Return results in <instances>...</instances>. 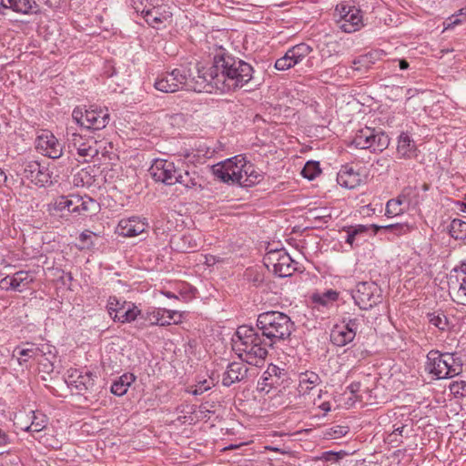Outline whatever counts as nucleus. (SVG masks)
I'll use <instances>...</instances> for the list:
<instances>
[{
  "label": "nucleus",
  "mask_w": 466,
  "mask_h": 466,
  "mask_svg": "<svg viewBox=\"0 0 466 466\" xmlns=\"http://www.w3.org/2000/svg\"><path fill=\"white\" fill-rule=\"evenodd\" d=\"M416 146L408 133L402 132L398 138L397 154L402 158H410L415 156Z\"/></svg>",
  "instance_id": "bb28decb"
},
{
  "label": "nucleus",
  "mask_w": 466,
  "mask_h": 466,
  "mask_svg": "<svg viewBox=\"0 0 466 466\" xmlns=\"http://www.w3.org/2000/svg\"><path fill=\"white\" fill-rule=\"evenodd\" d=\"M367 231L368 228L363 225H358L355 227L348 228L346 243L350 244V246H353V243L356 240L357 237Z\"/></svg>",
  "instance_id": "79ce46f5"
},
{
  "label": "nucleus",
  "mask_w": 466,
  "mask_h": 466,
  "mask_svg": "<svg viewBox=\"0 0 466 466\" xmlns=\"http://www.w3.org/2000/svg\"><path fill=\"white\" fill-rule=\"evenodd\" d=\"M106 309L115 322L130 323L141 315V310L132 302L109 297Z\"/></svg>",
  "instance_id": "9d476101"
},
{
  "label": "nucleus",
  "mask_w": 466,
  "mask_h": 466,
  "mask_svg": "<svg viewBox=\"0 0 466 466\" xmlns=\"http://www.w3.org/2000/svg\"><path fill=\"white\" fill-rule=\"evenodd\" d=\"M148 228V223L145 218L139 217H131L127 218H122L117 225L116 230L119 235L124 237H135L137 236Z\"/></svg>",
  "instance_id": "f3484780"
},
{
  "label": "nucleus",
  "mask_w": 466,
  "mask_h": 466,
  "mask_svg": "<svg viewBox=\"0 0 466 466\" xmlns=\"http://www.w3.org/2000/svg\"><path fill=\"white\" fill-rule=\"evenodd\" d=\"M26 345L30 346L29 348L22 349L18 350V355L27 358H36L39 356L38 345H35L33 343L27 342Z\"/></svg>",
  "instance_id": "603ef678"
},
{
  "label": "nucleus",
  "mask_w": 466,
  "mask_h": 466,
  "mask_svg": "<svg viewBox=\"0 0 466 466\" xmlns=\"http://www.w3.org/2000/svg\"><path fill=\"white\" fill-rule=\"evenodd\" d=\"M12 280V277L11 276H7L4 279H1L0 281V287L3 289H12V286H11V281Z\"/></svg>",
  "instance_id": "338daca9"
},
{
  "label": "nucleus",
  "mask_w": 466,
  "mask_h": 466,
  "mask_svg": "<svg viewBox=\"0 0 466 466\" xmlns=\"http://www.w3.org/2000/svg\"><path fill=\"white\" fill-rule=\"evenodd\" d=\"M459 292L462 293L466 297V276L462 279L460 284Z\"/></svg>",
  "instance_id": "774afa93"
},
{
  "label": "nucleus",
  "mask_w": 466,
  "mask_h": 466,
  "mask_svg": "<svg viewBox=\"0 0 466 466\" xmlns=\"http://www.w3.org/2000/svg\"><path fill=\"white\" fill-rule=\"evenodd\" d=\"M135 376L132 373H126L119 377L111 386V392L116 396H123L127 393L128 387L135 381Z\"/></svg>",
  "instance_id": "473e14b6"
},
{
  "label": "nucleus",
  "mask_w": 466,
  "mask_h": 466,
  "mask_svg": "<svg viewBox=\"0 0 466 466\" xmlns=\"http://www.w3.org/2000/svg\"><path fill=\"white\" fill-rule=\"evenodd\" d=\"M139 3L144 5L143 8L150 10L164 5V0H139Z\"/></svg>",
  "instance_id": "bf43d9fd"
},
{
  "label": "nucleus",
  "mask_w": 466,
  "mask_h": 466,
  "mask_svg": "<svg viewBox=\"0 0 466 466\" xmlns=\"http://www.w3.org/2000/svg\"><path fill=\"white\" fill-rule=\"evenodd\" d=\"M461 21L457 17V16H451L449 17L448 19H446V21L443 23L444 25V29H451L452 27H454L456 25H459L461 24Z\"/></svg>",
  "instance_id": "680f3d73"
},
{
  "label": "nucleus",
  "mask_w": 466,
  "mask_h": 466,
  "mask_svg": "<svg viewBox=\"0 0 466 466\" xmlns=\"http://www.w3.org/2000/svg\"><path fill=\"white\" fill-rule=\"evenodd\" d=\"M278 385H279V378H273L272 376H268L267 371H264L258 381L259 390L266 391L267 393L270 389L276 388Z\"/></svg>",
  "instance_id": "ea45409f"
},
{
  "label": "nucleus",
  "mask_w": 466,
  "mask_h": 466,
  "mask_svg": "<svg viewBox=\"0 0 466 466\" xmlns=\"http://www.w3.org/2000/svg\"><path fill=\"white\" fill-rule=\"evenodd\" d=\"M265 265L280 278L292 275L295 270L294 261L291 257L283 249L270 250L264 258Z\"/></svg>",
  "instance_id": "f8f14e48"
},
{
  "label": "nucleus",
  "mask_w": 466,
  "mask_h": 466,
  "mask_svg": "<svg viewBox=\"0 0 466 466\" xmlns=\"http://www.w3.org/2000/svg\"><path fill=\"white\" fill-rule=\"evenodd\" d=\"M429 322L441 330H445L448 327V319L443 313H429Z\"/></svg>",
  "instance_id": "a19ab883"
},
{
  "label": "nucleus",
  "mask_w": 466,
  "mask_h": 466,
  "mask_svg": "<svg viewBox=\"0 0 466 466\" xmlns=\"http://www.w3.org/2000/svg\"><path fill=\"white\" fill-rule=\"evenodd\" d=\"M351 145L360 149L382 152L389 147L390 137L384 131L366 127L355 134Z\"/></svg>",
  "instance_id": "0eeeda50"
},
{
  "label": "nucleus",
  "mask_w": 466,
  "mask_h": 466,
  "mask_svg": "<svg viewBox=\"0 0 466 466\" xmlns=\"http://www.w3.org/2000/svg\"><path fill=\"white\" fill-rule=\"evenodd\" d=\"M221 261H222V258H220L219 257L210 255V254L205 256V263L208 266H212V265H215L216 263H218Z\"/></svg>",
  "instance_id": "0e129e2a"
},
{
  "label": "nucleus",
  "mask_w": 466,
  "mask_h": 466,
  "mask_svg": "<svg viewBox=\"0 0 466 466\" xmlns=\"http://www.w3.org/2000/svg\"><path fill=\"white\" fill-rule=\"evenodd\" d=\"M361 320H363V316L360 318L344 317L342 322L345 325L343 327L348 330L354 331L356 334Z\"/></svg>",
  "instance_id": "3c124183"
},
{
  "label": "nucleus",
  "mask_w": 466,
  "mask_h": 466,
  "mask_svg": "<svg viewBox=\"0 0 466 466\" xmlns=\"http://www.w3.org/2000/svg\"><path fill=\"white\" fill-rule=\"evenodd\" d=\"M360 10L356 8H350L346 11L343 7L341 11L340 29L346 33H352L357 31L362 23V17Z\"/></svg>",
  "instance_id": "412c9836"
},
{
  "label": "nucleus",
  "mask_w": 466,
  "mask_h": 466,
  "mask_svg": "<svg viewBox=\"0 0 466 466\" xmlns=\"http://www.w3.org/2000/svg\"><path fill=\"white\" fill-rule=\"evenodd\" d=\"M322 383V380L318 373L306 370L299 375L298 390L300 395H307L311 392L317 386Z\"/></svg>",
  "instance_id": "5701e85b"
},
{
  "label": "nucleus",
  "mask_w": 466,
  "mask_h": 466,
  "mask_svg": "<svg viewBox=\"0 0 466 466\" xmlns=\"http://www.w3.org/2000/svg\"><path fill=\"white\" fill-rule=\"evenodd\" d=\"M12 277V290L21 292L24 289H25L30 283L33 282L34 278L30 274L29 271L20 270L15 272Z\"/></svg>",
  "instance_id": "2f4dec72"
},
{
  "label": "nucleus",
  "mask_w": 466,
  "mask_h": 466,
  "mask_svg": "<svg viewBox=\"0 0 466 466\" xmlns=\"http://www.w3.org/2000/svg\"><path fill=\"white\" fill-rule=\"evenodd\" d=\"M75 387L79 390H88L92 388L94 385L93 375L90 372H86V374L79 373L76 375V379L74 380Z\"/></svg>",
  "instance_id": "4c0bfd02"
},
{
  "label": "nucleus",
  "mask_w": 466,
  "mask_h": 466,
  "mask_svg": "<svg viewBox=\"0 0 466 466\" xmlns=\"http://www.w3.org/2000/svg\"><path fill=\"white\" fill-rule=\"evenodd\" d=\"M361 384L359 381H353L348 386V390L353 395H356L360 390Z\"/></svg>",
  "instance_id": "69168bd1"
},
{
  "label": "nucleus",
  "mask_w": 466,
  "mask_h": 466,
  "mask_svg": "<svg viewBox=\"0 0 466 466\" xmlns=\"http://www.w3.org/2000/svg\"><path fill=\"white\" fill-rule=\"evenodd\" d=\"M235 184L243 187H252L263 178V175L255 168L253 164L247 162L244 157H238Z\"/></svg>",
  "instance_id": "4468645a"
},
{
  "label": "nucleus",
  "mask_w": 466,
  "mask_h": 466,
  "mask_svg": "<svg viewBox=\"0 0 466 466\" xmlns=\"http://www.w3.org/2000/svg\"><path fill=\"white\" fill-rule=\"evenodd\" d=\"M253 67L247 62L230 55L226 49L219 47L213 58V66L202 75L198 71V77L202 84L207 82L222 90H235L248 84L253 78Z\"/></svg>",
  "instance_id": "f257e3e1"
},
{
  "label": "nucleus",
  "mask_w": 466,
  "mask_h": 466,
  "mask_svg": "<svg viewBox=\"0 0 466 466\" xmlns=\"http://www.w3.org/2000/svg\"><path fill=\"white\" fill-rule=\"evenodd\" d=\"M257 328L272 347L278 341L290 337L294 330V322L283 312L269 310L258 316Z\"/></svg>",
  "instance_id": "7ed1b4c3"
},
{
  "label": "nucleus",
  "mask_w": 466,
  "mask_h": 466,
  "mask_svg": "<svg viewBox=\"0 0 466 466\" xmlns=\"http://www.w3.org/2000/svg\"><path fill=\"white\" fill-rule=\"evenodd\" d=\"M32 421L29 426H26L25 428V431H30V432H39L42 430H44L47 425V418L43 413H35V411H32Z\"/></svg>",
  "instance_id": "c9c22d12"
},
{
  "label": "nucleus",
  "mask_w": 466,
  "mask_h": 466,
  "mask_svg": "<svg viewBox=\"0 0 466 466\" xmlns=\"http://www.w3.org/2000/svg\"><path fill=\"white\" fill-rule=\"evenodd\" d=\"M20 174L38 187L52 185V172L48 167L36 160H25L20 165Z\"/></svg>",
  "instance_id": "9b49d317"
},
{
  "label": "nucleus",
  "mask_w": 466,
  "mask_h": 466,
  "mask_svg": "<svg viewBox=\"0 0 466 466\" xmlns=\"http://www.w3.org/2000/svg\"><path fill=\"white\" fill-rule=\"evenodd\" d=\"M149 173L157 182L172 186L177 184L178 168L172 161L156 159L149 168Z\"/></svg>",
  "instance_id": "ddd939ff"
},
{
  "label": "nucleus",
  "mask_w": 466,
  "mask_h": 466,
  "mask_svg": "<svg viewBox=\"0 0 466 466\" xmlns=\"http://www.w3.org/2000/svg\"><path fill=\"white\" fill-rule=\"evenodd\" d=\"M177 313L176 311L167 310L166 314L161 315V319L158 322L159 326H168L171 324V321L173 320L175 323H177V320L174 319V317Z\"/></svg>",
  "instance_id": "6e6d98bb"
},
{
  "label": "nucleus",
  "mask_w": 466,
  "mask_h": 466,
  "mask_svg": "<svg viewBox=\"0 0 466 466\" xmlns=\"http://www.w3.org/2000/svg\"><path fill=\"white\" fill-rule=\"evenodd\" d=\"M214 386V383L212 380H199L198 384L195 385L194 389L192 390L191 393L193 395H201L205 391L210 390Z\"/></svg>",
  "instance_id": "8fccbe9b"
},
{
  "label": "nucleus",
  "mask_w": 466,
  "mask_h": 466,
  "mask_svg": "<svg viewBox=\"0 0 466 466\" xmlns=\"http://www.w3.org/2000/svg\"><path fill=\"white\" fill-rule=\"evenodd\" d=\"M348 432H349V427L337 425L333 428H330L327 431L326 436H328L330 439H339V438L345 436Z\"/></svg>",
  "instance_id": "09e8293b"
},
{
  "label": "nucleus",
  "mask_w": 466,
  "mask_h": 466,
  "mask_svg": "<svg viewBox=\"0 0 466 466\" xmlns=\"http://www.w3.org/2000/svg\"><path fill=\"white\" fill-rule=\"evenodd\" d=\"M66 137L68 147L76 150L84 162L90 161L100 152L98 141L94 137L73 131V127L66 129Z\"/></svg>",
  "instance_id": "6e6552de"
},
{
  "label": "nucleus",
  "mask_w": 466,
  "mask_h": 466,
  "mask_svg": "<svg viewBox=\"0 0 466 466\" xmlns=\"http://www.w3.org/2000/svg\"><path fill=\"white\" fill-rule=\"evenodd\" d=\"M382 52L380 50H373L365 55L356 57L352 61V68L355 71L369 70L376 61L380 59Z\"/></svg>",
  "instance_id": "a878e982"
},
{
  "label": "nucleus",
  "mask_w": 466,
  "mask_h": 466,
  "mask_svg": "<svg viewBox=\"0 0 466 466\" xmlns=\"http://www.w3.org/2000/svg\"><path fill=\"white\" fill-rule=\"evenodd\" d=\"M233 340V349L242 361L258 366L268 356V341L262 339L253 327L240 326Z\"/></svg>",
  "instance_id": "f03ea898"
},
{
  "label": "nucleus",
  "mask_w": 466,
  "mask_h": 466,
  "mask_svg": "<svg viewBox=\"0 0 466 466\" xmlns=\"http://www.w3.org/2000/svg\"><path fill=\"white\" fill-rule=\"evenodd\" d=\"M376 228H384L387 231H392L397 235H400L405 233L408 230V227L402 224H390L386 226H375Z\"/></svg>",
  "instance_id": "5fc2aeb1"
},
{
  "label": "nucleus",
  "mask_w": 466,
  "mask_h": 466,
  "mask_svg": "<svg viewBox=\"0 0 466 466\" xmlns=\"http://www.w3.org/2000/svg\"><path fill=\"white\" fill-rule=\"evenodd\" d=\"M35 148L43 155L56 159L63 155L62 145L53 133L43 130L35 139Z\"/></svg>",
  "instance_id": "2eb2a0df"
},
{
  "label": "nucleus",
  "mask_w": 466,
  "mask_h": 466,
  "mask_svg": "<svg viewBox=\"0 0 466 466\" xmlns=\"http://www.w3.org/2000/svg\"><path fill=\"white\" fill-rule=\"evenodd\" d=\"M248 372V368L243 362H232L228 365L223 374V386L229 387L235 382L244 380Z\"/></svg>",
  "instance_id": "6ab92c4d"
},
{
  "label": "nucleus",
  "mask_w": 466,
  "mask_h": 466,
  "mask_svg": "<svg viewBox=\"0 0 466 466\" xmlns=\"http://www.w3.org/2000/svg\"><path fill=\"white\" fill-rule=\"evenodd\" d=\"M449 388L451 392L456 397L466 396V381H453L450 384Z\"/></svg>",
  "instance_id": "de8ad7c7"
},
{
  "label": "nucleus",
  "mask_w": 466,
  "mask_h": 466,
  "mask_svg": "<svg viewBox=\"0 0 466 466\" xmlns=\"http://www.w3.org/2000/svg\"><path fill=\"white\" fill-rule=\"evenodd\" d=\"M405 428L406 426L404 425H401V426H398L396 427L392 432H390L388 436V441L390 442H399L400 441V440L398 439V436L400 437H402L403 436V432L405 431Z\"/></svg>",
  "instance_id": "4d7b16f0"
},
{
  "label": "nucleus",
  "mask_w": 466,
  "mask_h": 466,
  "mask_svg": "<svg viewBox=\"0 0 466 466\" xmlns=\"http://www.w3.org/2000/svg\"><path fill=\"white\" fill-rule=\"evenodd\" d=\"M1 8L22 15L40 13L39 5L35 0H1Z\"/></svg>",
  "instance_id": "aec40b11"
},
{
  "label": "nucleus",
  "mask_w": 466,
  "mask_h": 466,
  "mask_svg": "<svg viewBox=\"0 0 466 466\" xmlns=\"http://www.w3.org/2000/svg\"><path fill=\"white\" fill-rule=\"evenodd\" d=\"M157 90L174 93L179 89H192V71L187 66H180L171 72L162 74L154 83Z\"/></svg>",
  "instance_id": "423d86ee"
},
{
  "label": "nucleus",
  "mask_w": 466,
  "mask_h": 466,
  "mask_svg": "<svg viewBox=\"0 0 466 466\" xmlns=\"http://www.w3.org/2000/svg\"><path fill=\"white\" fill-rule=\"evenodd\" d=\"M162 314H166L165 309H154L151 312H147L146 316L142 314L140 316L146 321H148L150 325H158Z\"/></svg>",
  "instance_id": "a18cd8bd"
},
{
  "label": "nucleus",
  "mask_w": 466,
  "mask_h": 466,
  "mask_svg": "<svg viewBox=\"0 0 466 466\" xmlns=\"http://www.w3.org/2000/svg\"><path fill=\"white\" fill-rule=\"evenodd\" d=\"M352 298L360 309L368 310L381 301L382 290L375 282H359Z\"/></svg>",
  "instance_id": "1a4fd4ad"
},
{
  "label": "nucleus",
  "mask_w": 466,
  "mask_h": 466,
  "mask_svg": "<svg viewBox=\"0 0 466 466\" xmlns=\"http://www.w3.org/2000/svg\"><path fill=\"white\" fill-rule=\"evenodd\" d=\"M93 232L91 231H84L79 236V240L83 243L84 247L88 248L93 244L91 238L93 237Z\"/></svg>",
  "instance_id": "052dcab7"
},
{
  "label": "nucleus",
  "mask_w": 466,
  "mask_h": 466,
  "mask_svg": "<svg viewBox=\"0 0 466 466\" xmlns=\"http://www.w3.org/2000/svg\"><path fill=\"white\" fill-rule=\"evenodd\" d=\"M142 15L148 25L155 29L166 27L167 24L172 22V12L167 5H162L150 10L142 9Z\"/></svg>",
  "instance_id": "dca6fc26"
},
{
  "label": "nucleus",
  "mask_w": 466,
  "mask_h": 466,
  "mask_svg": "<svg viewBox=\"0 0 466 466\" xmlns=\"http://www.w3.org/2000/svg\"><path fill=\"white\" fill-rule=\"evenodd\" d=\"M313 48L306 44L300 43L295 45L288 49V54H289L290 58L292 59V63L296 65L299 64L305 57H307L311 52Z\"/></svg>",
  "instance_id": "7c9ffc66"
},
{
  "label": "nucleus",
  "mask_w": 466,
  "mask_h": 466,
  "mask_svg": "<svg viewBox=\"0 0 466 466\" xmlns=\"http://www.w3.org/2000/svg\"><path fill=\"white\" fill-rule=\"evenodd\" d=\"M48 207V211L53 216H55L56 212L67 211V213H72L73 195L59 196L55 198Z\"/></svg>",
  "instance_id": "c756f323"
},
{
  "label": "nucleus",
  "mask_w": 466,
  "mask_h": 466,
  "mask_svg": "<svg viewBox=\"0 0 466 466\" xmlns=\"http://www.w3.org/2000/svg\"><path fill=\"white\" fill-rule=\"evenodd\" d=\"M56 359L42 358L39 360L40 371L50 374L54 370V361Z\"/></svg>",
  "instance_id": "864d4df0"
},
{
  "label": "nucleus",
  "mask_w": 466,
  "mask_h": 466,
  "mask_svg": "<svg viewBox=\"0 0 466 466\" xmlns=\"http://www.w3.org/2000/svg\"><path fill=\"white\" fill-rule=\"evenodd\" d=\"M38 351L42 358L56 359L57 350L55 346L49 343L39 344Z\"/></svg>",
  "instance_id": "37998d69"
},
{
  "label": "nucleus",
  "mask_w": 466,
  "mask_h": 466,
  "mask_svg": "<svg viewBox=\"0 0 466 466\" xmlns=\"http://www.w3.org/2000/svg\"><path fill=\"white\" fill-rule=\"evenodd\" d=\"M391 166V159L388 157H381L372 165L373 169L380 173H386L390 170Z\"/></svg>",
  "instance_id": "c03bdc74"
},
{
  "label": "nucleus",
  "mask_w": 466,
  "mask_h": 466,
  "mask_svg": "<svg viewBox=\"0 0 466 466\" xmlns=\"http://www.w3.org/2000/svg\"><path fill=\"white\" fill-rule=\"evenodd\" d=\"M293 66H295V64L292 63V59L290 58L288 52H286L282 57L277 59L275 62V68L279 71H284Z\"/></svg>",
  "instance_id": "49530a36"
},
{
  "label": "nucleus",
  "mask_w": 466,
  "mask_h": 466,
  "mask_svg": "<svg viewBox=\"0 0 466 466\" xmlns=\"http://www.w3.org/2000/svg\"><path fill=\"white\" fill-rule=\"evenodd\" d=\"M99 208L98 203L87 196L73 195V207L71 212L87 216L95 213Z\"/></svg>",
  "instance_id": "4be33fe9"
},
{
  "label": "nucleus",
  "mask_w": 466,
  "mask_h": 466,
  "mask_svg": "<svg viewBox=\"0 0 466 466\" xmlns=\"http://www.w3.org/2000/svg\"><path fill=\"white\" fill-rule=\"evenodd\" d=\"M321 170L319 163L317 161H308L301 170L303 177L313 180L317 176L320 174Z\"/></svg>",
  "instance_id": "e433bc0d"
},
{
  "label": "nucleus",
  "mask_w": 466,
  "mask_h": 466,
  "mask_svg": "<svg viewBox=\"0 0 466 466\" xmlns=\"http://www.w3.org/2000/svg\"><path fill=\"white\" fill-rule=\"evenodd\" d=\"M402 200L400 197L390 199L387 202L385 215L389 218L398 216L403 212Z\"/></svg>",
  "instance_id": "58836bf2"
},
{
  "label": "nucleus",
  "mask_w": 466,
  "mask_h": 466,
  "mask_svg": "<svg viewBox=\"0 0 466 466\" xmlns=\"http://www.w3.org/2000/svg\"><path fill=\"white\" fill-rule=\"evenodd\" d=\"M355 338L354 331L346 329L343 326L336 325L330 332V341L338 347H343Z\"/></svg>",
  "instance_id": "cd10ccee"
},
{
  "label": "nucleus",
  "mask_w": 466,
  "mask_h": 466,
  "mask_svg": "<svg viewBox=\"0 0 466 466\" xmlns=\"http://www.w3.org/2000/svg\"><path fill=\"white\" fill-rule=\"evenodd\" d=\"M449 233L455 239L466 238V221L461 218H454L449 226Z\"/></svg>",
  "instance_id": "f704fd0d"
},
{
  "label": "nucleus",
  "mask_w": 466,
  "mask_h": 466,
  "mask_svg": "<svg viewBox=\"0 0 466 466\" xmlns=\"http://www.w3.org/2000/svg\"><path fill=\"white\" fill-rule=\"evenodd\" d=\"M339 299V292L333 289H329L322 293H314L311 296V300L314 304L322 307H329Z\"/></svg>",
  "instance_id": "72a5a7b5"
},
{
  "label": "nucleus",
  "mask_w": 466,
  "mask_h": 466,
  "mask_svg": "<svg viewBox=\"0 0 466 466\" xmlns=\"http://www.w3.org/2000/svg\"><path fill=\"white\" fill-rule=\"evenodd\" d=\"M177 183L187 188H202V177L196 171L178 169Z\"/></svg>",
  "instance_id": "c85d7f7f"
},
{
  "label": "nucleus",
  "mask_w": 466,
  "mask_h": 466,
  "mask_svg": "<svg viewBox=\"0 0 466 466\" xmlns=\"http://www.w3.org/2000/svg\"><path fill=\"white\" fill-rule=\"evenodd\" d=\"M425 370L437 380L452 378L462 371V363L454 353L431 350L427 354Z\"/></svg>",
  "instance_id": "20e7f679"
},
{
  "label": "nucleus",
  "mask_w": 466,
  "mask_h": 466,
  "mask_svg": "<svg viewBox=\"0 0 466 466\" xmlns=\"http://www.w3.org/2000/svg\"><path fill=\"white\" fill-rule=\"evenodd\" d=\"M11 443V438L6 431L0 428V446H5Z\"/></svg>",
  "instance_id": "e2e57ef3"
},
{
  "label": "nucleus",
  "mask_w": 466,
  "mask_h": 466,
  "mask_svg": "<svg viewBox=\"0 0 466 466\" xmlns=\"http://www.w3.org/2000/svg\"><path fill=\"white\" fill-rule=\"evenodd\" d=\"M74 122L82 129L96 131L104 129L110 122V114L107 107L97 105L76 106L72 112Z\"/></svg>",
  "instance_id": "39448f33"
},
{
  "label": "nucleus",
  "mask_w": 466,
  "mask_h": 466,
  "mask_svg": "<svg viewBox=\"0 0 466 466\" xmlns=\"http://www.w3.org/2000/svg\"><path fill=\"white\" fill-rule=\"evenodd\" d=\"M338 183L346 188H354L360 185V175L352 167L343 166L337 176Z\"/></svg>",
  "instance_id": "393cba45"
},
{
  "label": "nucleus",
  "mask_w": 466,
  "mask_h": 466,
  "mask_svg": "<svg viewBox=\"0 0 466 466\" xmlns=\"http://www.w3.org/2000/svg\"><path fill=\"white\" fill-rule=\"evenodd\" d=\"M171 247L182 253H189L199 248L198 240L190 234L174 236L170 240Z\"/></svg>",
  "instance_id": "b1692460"
},
{
  "label": "nucleus",
  "mask_w": 466,
  "mask_h": 466,
  "mask_svg": "<svg viewBox=\"0 0 466 466\" xmlns=\"http://www.w3.org/2000/svg\"><path fill=\"white\" fill-rule=\"evenodd\" d=\"M266 371L268 376H272L273 378H279V380L281 379V376L287 375L284 370H280L278 366L272 364L268 367Z\"/></svg>",
  "instance_id": "13d9d810"
},
{
  "label": "nucleus",
  "mask_w": 466,
  "mask_h": 466,
  "mask_svg": "<svg viewBox=\"0 0 466 466\" xmlns=\"http://www.w3.org/2000/svg\"><path fill=\"white\" fill-rule=\"evenodd\" d=\"M238 157H240V156H236L234 157L227 159L224 162L214 165L212 167V171L215 177L219 178L222 182L228 184H235V176H237L236 166Z\"/></svg>",
  "instance_id": "a211bd4d"
}]
</instances>
